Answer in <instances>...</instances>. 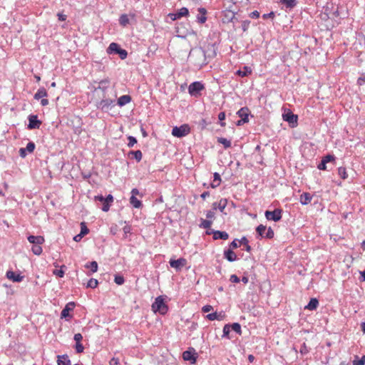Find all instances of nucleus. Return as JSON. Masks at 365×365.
<instances>
[{
	"mask_svg": "<svg viewBox=\"0 0 365 365\" xmlns=\"http://www.w3.org/2000/svg\"><path fill=\"white\" fill-rule=\"evenodd\" d=\"M130 20L128 16L125 14H121L119 17V24L123 27L127 26L129 24Z\"/></svg>",
	"mask_w": 365,
	"mask_h": 365,
	"instance_id": "nucleus-29",
	"label": "nucleus"
},
{
	"mask_svg": "<svg viewBox=\"0 0 365 365\" xmlns=\"http://www.w3.org/2000/svg\"><path fill=\"white\" fill-rule=\"evenodd\" d=\"M227 205V200L225 198H222L218 204H217V208L220 210V212H223L225 208L226 207Z\"/></svg>",
	"mask_w": 365,
	"mask_h": 365,
	"instance_id": "nucleus-37",
	"label": "nucleus"
},
{
	"mask_svg": "<svg viewBox=\"0 0 365 365\" xmlns=\"http://www.w3.org/2000/svg\"><path fill=\"white\" fill-rule=\"evenodd\" d=\"M190 132V128L187 124H183L179 127L175 126L172 130V134L175 137L177 138H182L187 134H189Z\"/></svg>",
	"mask_w": 365,
	"mask_h": 365,
	"instance_id": "nucleus-4",
	"label": "nucleus"
},
{
	"mask_svg": "<svg viewBox=\"0 0 365 365\" xmlns=\"http://www.w3.org/2000/svg\"><path fill=\"white\" fill-rule=\"evenodd\" d=\"M213 182L210 184V186L212 188H216L220 185V183L221 182V178L218 173H215L213 174Z\"/></svg>",
	"mask_w": 365,
	"mask_h": 365,
	"instance_id": "nucleus-28",
	"label": "nucleus"
},
{
	"mask_svg": "<svg viewBox=\"0 0 365 365\" xmlns=\"http://www.w3.org/2000/svg\"><path fill=\"white\" fill-rule=\"evenodd\" d=\"M57 363L58 365H70L71 361L68 355L64 354L62 356H58Z\"/></svg>",
	"mask_w": 365,
	"mask_h": 365,
	"instance_id": "nucleus-24",
	"label": "nucleus"
},
{
	"mask_svg": "<svg viewBox=\"0 0 365 365\" xmlns=\"http://www.w3.org/2000/svg\"><path fill=\"white\" fill-rule=\"evenodd\" d=\"M98 280L94 278H91L88 282L86 287L93 289V288H96L98 286Z\"/></svg>",
	"mask_w": 365,
	"mask_h": 365,
	"instance_id": "nucleus-43",
	"label": "nucleus"
},
{
	"mask_svg": "<svg viewBox=\"0 0 365 365\" xmlns=\"http://www.w3.org/2000/svg\"><path fill=\"white\" fill-rule=\"evenodd\" d=\"M75 305V303L73 302H68L61 311V317L66 319L67 317L71 318V316L69 314V312L74 309Z\"/></svg>",
	"mask_w": 365,
	"mask_h": 365,
	"instance_id": "nucleus-13",
	"label": "nucleus"
},
{
	"mask_svg": "<svg viewBox=\"0 0 365 365\" xmlns=\"http://www.w3.org/2000/svg\"><path fill=\"white\" fill-rule=\"evenodd\" d=\"M281 209H275L273 211L267 210L265 212V217L268 220H272L274 222H278L282 219Z\"/></svg>",
	"mask_w": 365,
	"mask_h": 365,
	"instance_id": "nucleus-6",
	"label": "nucleus"
},
{
	"mask_svg": "<svg viewBox=\"0 0 365 365\" xmlns=\"http://www.w3.org/2000/svg\"><path fill=\"white\" fill-rule=\"evenodd\" d=\"M357 83L359 86H362L365 83V76H360L357 80Z\"/></svg>",
	"mask_w": 365,
	"mask_h": 365,
	"instance_id": "nucleus-64",
	"label": "nucleus"
},
{
	"mask_svg": "<svg viewBox=\"0 0 365 365\" xmlns=\"http://www.w3.org/2000/svg\"><path fill=\"white\" fill-rule=\"evenodd\" d=\"M280 2L289 9H292L297 5V0H280Z\"/></svg>",
	"mask_w": 365,
	"mask_h": 365,
	"instance_id": "nucleus-30",
	"label": "nucleus"
},
{
	"mask_svg": "<svg viewBox=\"0 0 365 365\" xmlns=\"http://www.w3.org/2000/svg\"><path fill=\"white\" fill-rule=\"evenodd\" d=\"M6 276L9 279L14 282H20L24 279V276L21 275L20 274H16V272L11 270L6 272Z\"/></svg>",
	"mask_w": 365,
	"mask_h": 365,
	"instance_id": "nucleus-14",
	"label": "nucleus"
},
{
	"mask_svg": "<svg viewBox=\"0 0 365 365\" xmlns=\"http://www.w3.org/2000/svg\"><path fill=\"white\" fill-rule=\"evenodd\" d=\"M230 247H232V249H236L239 247L238 245V243H237V240L235 239L234 240L230 245Z\"/></svg>",
	"mask_w": 365,
	"mask_h": 365,
	"instance_id": "nucleus-63",
	"label": "nucleus"
},
{
	"mask_svg": "<svg viewBox=\"0 0 365 365\" xmlns=\"http://www.w3.org/2000/svg\"><path fill=\"white\" fill-rule=\"evenodd\" d=\"M240 243L245 246V251L250 252L252 250L250 245H249V241L245 237H242L240 240Z\"/></svg>",
	"mask_w": 365,
	"mask_h": 365,
	"instance_id": "nucleus-34",
	"label": "nucleus"
},
{
	"mask_svg": "<svg viewBox=\"0 0 365 365\" xmlns=\"http://www.w3.org/2000/svg\"><path fill=\"white\" fill-rule=\"evenodd\" d=\"M214 240H226L229 237V235L225 231L212 230Z\"/></svg>",
	"mask_w": 365,
	"mask_h": 365,
	"instance_id": "nucleus-16",
	"label": "nucleus"
},
{
	"mask_svg": "<svg viewBox=\"0 0 365 365\" xmlns=\"http://www.w3.org/2000/svg\"><path fill=\"white\" fill-rule=\"evenodd\" d=\"M114 282L118 285H122L125 282V279L123 276L116 274L114 277Z\"/></svg>",
	"mask_w": 365,
	"mask_h": 365,
	"instance_id": "nucleus-44",
	"label": "nucleus"
},
{
	"mask_svg": "<svg viewBox=\"0 0 365 365\" xmlns=\"http://www.w3.org/2000/svg\"><path fill=\"white\" fill-rule=\"evenodd\" d=\"M28 241L33 244L34 245H42L45 240H44V237L43 236H41V235H38V236H34V235H29L28 237Z\"/></svg>",
	"mask_w": 365,
	"mask_h": 365,
	"instance_id": "nucleus-15",
	"label": "nucleus"
},
{
	"mask_svg": "<svg viewBox=\"0 0 365 365\" xmlns=\"http://www.w3.org/2000/svg\"><path fill=\"white\" fill-rule=\"evenodd\" d=\"M85 267L90 269L91 271L94 273L98 270V263L96 261H93L90 263H87Z\"/></svg>",
	"mask_w": 365,
	"mask_h": 365,
	"instance_id": "nucleus-35",
	"label": "nucleus"
},
{
	"mask_svg": "<svg viewBox=\"0 0 365 365\" xmlns=\"http://www.w3.org/2000/svg\"><path fill=\"white\" fill-rule=\"evenodd\" d=\"M128 146L129 148H132L133 147V145L137 143V140L135 137L133 136H128Z\"/></svg>",
	"mask_w": 365,
	"mask_h": 365,
	"instance_id": "nucleus-48",
	"label": "nucleus"
},
{
	"mask_svg": "<svg viewBox=\"0 0 365 365\" xmlns=\"http://www.w3.org/2000/svg\"><path fill=\"white\" fill-rule=\"evenodd\" d=\"M113 103H114V100H112V99H109V98L102 99L99 103H98L97 108L98 109H101L103 112H108L110 109Z\"/></svg>",
	"mask_w": 365,
	"mask_h": 365,
	"instance_id": "nucleus-8",
	"label": "nucleus"
},
{
	"mask_svg": "<svg viewBox=\"0 0 365 365\" xmlns=\"http://www.w3.org/2000/svg\"><path fill=\"white\" fill-rule=\"evenodd\" d=\"M28 119V128L30 130L39 128L42 123L41 121L38 119V116L36 115H30Z\"/></svg>",
	"mask_w": 365,
	"mask_h": 365,
	"instance_id": "nucleus-10",
	"label": "nucleus"
},
{
	"mask_svg": "<svg viewBox=\"0 0 365 365\" xmlns=\"http://www.w3.org/2000/svg\"><path fill=\"white\" fill-rule=\"evenodd\" d=\"M230 280L233 283H238L240 281V278L236 274H232L230 276Z\"/></svg>",
	"mask_w": 365,
	"mask_h": 365,
	"instance_id": "nucleus-57",
	"label": "nucleus"
},
{
	"mask_svg": "<svg viewBox=\"0 0 365 365\" xmlns=\"http://www.w3.org/2000/svg\"><path fill=\"white\" fill-rule=\"evenodd\" d=\"M283 120L288 122L292 128H294L297 125L298 116L294 115L292 112L289 111L282 115Z\"/></svg>",
	"mask_w": 365,
	"mask_h": 365,
	"instance_id": "nucleus-9",
	"label": "nucleus"
},
{
	"mask_svg": "<svg viewBox=\"0 0 365 365\" xmlns=\"http://www.w3.org/2000/svg\"><path fill=\"white\" fill-rule=\"evenodd\" d=\"M76 351L77 353H82L84 350L83 346L81 344V342H78L76 344Z\"/></svg>",
	"mask_w": 365,
	"mask_h": 365,
	"instance_id": "nucleus-54",
	"label": "nucleus"
},
{
	"mask_svg": "<svg viewBox=\"0 0 365 365\" xmlns=\"http://www.w3.org/2000/svg\"><path fill=\"white\" fill-rule=\"evenodd\" d=\"M110 365H120L119 359L118 358H112L109 361Z\"/></svg>",
	"mask_w": 365,
	"mask_h": 365,
	"instance_id": "nucleus-58",
	"label": "nucleus"
},
{
	"mask_svg": "<svg viewBox=\"0 0 365 365\" xmlns=\"http://www.w3.org/2000/svg\"><path fill=\"white\" fill-rule=\"evenodd\" d=\"M217 142L222 144L225 148H229L231 147V141L225 138H218Z\"/></svg>",
	"mask_w": 365,
	"mask_h": 365,
	"instance_id": "nucleus-33",
	"label": "nucleus"
},
{
	"mask_svg": "<svg viewBox=\"0 0 365 365\" xmlns=\"http://www.w3.org/2000/svg\"><path fill=\"white\" fill-rule=\"evenodd\" d=\"M231 331V327H230V324H225L223 327V334H222V337H225L228 339H230V332Z\"/></svg>",
	"mask_w": 365,
	"mask_h": 365,
	"instance_id": "nucleus-36",
	"label": "nucleus"
},
{
	"mask_svg": "<svg viewBox=\"0 0 365 365\" xmlns=\"http://www.w3.org/2000/svg\"><path fill=\"white\" fill-rule=\"evenodd\" d=\"M113 202V197L112 195L109 194L105 197V205L102 207V210L103 212H108L110 209L111 203Z\"/></svg>",
	"mask_w": 365,
	"mask_h": 365,
	"instance_id": "nucleus-20",
	"label": "nucleus"
},
{
	"mask_svg": "<svg viewBox=\"0 0 365 365\" xmlns=\"http://www.w3.org/2000/svg\"><path fill=\"white\" fill-rule=\"evenodd\" d=\"M73 339L76 341V343H78V342H80L82 340L83 336L81 335V334L78 333V334H76L74 335Z\"/></svg>",
	"mask_w": 365,
	"mask_h": 365,
	"instance_id": "nucleus-62",
	"label": "nucleus"
},
{
	"mask_svg": "<svg viewBox=\"0 0 365 365\" xmlns=\"http://www.w3.org/2000/svg\"><path fill=\"white\" fill-rule=\"evenodd\" d=\"M197 354L193 348H189L188 350L182 353V358L185 361H188L191 364H195L197 361Z\"/></svg>",
	"mask_w": 365,
	"mask_h": 365,
	"instance_id": "nucleus-7",
	"label": "nucleus"
},
{
	"mask_svg": "<svg viewBox=\"0 0 365 365\" xmlns=\"http://www.w3.org/2000/svg\"><path fill=\"white\" fill-rule=\"evenodd\" d=\"M338 174L343 180H345L348 178L346 168L344 167H339L338 168Z\"/></svg>",
	"mask_w": 365,
	"mask_h": 365,
	"instance_id": "nucleus-41",
	"label": "nucleus"
},
{
	"mask_svg": "<svg viewBox=\"0 0 365 365\" xmlns=\"http://www.w3.org/2000/svg\"><path fill=\"white\" fill-rule=\"evenodd\" d=\"M152 310L155 313L159 312L160 314L167 313L168 308L162 296H158L155 298V302L152 304Z\"/></svg>",
	"mask_w": 365,
	"mask_h": 365,
	"instance_id": "nucleus-2",
	"label": "nucleus"
},
{
	"mask_svg": "<svg viewBox=\"0 0 365 365\" xmlns=\"http://www.w3.org/2000/svg\"><path fill=\"white\" fill-rule=\"evenodd\" d=\"M131 101V97L129 95L121 96L118 99V105L120 107L125 106Z\"/></svg>",
	"mask_w": 365,
	"mask_h": 365,
	"instance_id": "nucleus-22",
	"label": "nucleus"
},
{
	"mask_svg": "<svg viewBox=\"0 0 365 365\" xmlns=\"http://www.w3.org/2000/svg\"><path fill=\"white\" fill-rule=\"evenodd\" d=\"M312 199V196L309 192H303L300 195L299 201L302 205H306L311 202Z\"/></svg>",
	"mask_w": 365,
	"mask_h": 365,
	"instance_id": "nucleus-21",
	"label": "nucleus"
},
{
	"mask_svg": "<svg viewBox=\"0 0 365 365\" xmlns=\"http://www.w3.org/2000/svg\"><path fill=\"white\" fill-rule=\"evenodd\" d=\"M212 221L208 220L201 219L200 227L205 229H208L211 227Z\"/></svg>",
	"mask_w": 365,
	"mask_h": 365,
	"instance_id": "nucleus-42",
	"label": "nucleus"
},
{
	"mask_svg": "<svg viewBox=\"0 0 365 365\" xmlns=\"http://www.w3.org/2000/svg\"><path fill=\"white\" fill-rule=\"evenodd\" d=\"M218 119L220 120V125L222 127H225V123L224 122V120L225 119V112H220L218 114Z\"/></svg>",
	"mask_w": 365,
	"mask_h": 365,
	"instance_id": "nucleus-45",
	"label": "nucleus"
},
{
	"mask_svg": "<svg viewBox=\"0 0 365 365\" xmlns=\"http://www.w3.org/2000/svg\"><path fill=\"white\" fill-rule=\"evenodd\" d=\"M169 263L171 267L175 269L177 271H180L186 264V259L184 258L178 259H171Z\"/></svg>",
	"mask_w": 365,
	"mask_h": 365,
	"instance_id": "nucleus-12",
	"label": "nucleus"
},
{
	"mask_svg": "<svg viewBox=\"0 0 365 365\" xmlns=\"http://www.w3.org/2000/svg\"><path fill=\"white\" fill-rule=\"evenodd\" d=\"M256 232L257 233V238L265 237L267 239H272L274 235L272 227H269L267 228V227L263 225H258L256 228Z\"/></svg>",
	"mask_w": 365,
	"mask_h": 365,
	"instance_id": "nucleus-3",
	"label": "nucleus"
},
{
	"mask_svg": "<svg viewBox=\"0 0 365 365\" xmlns=\"http://www.w3.org/2000/svg\"><path fill=\"white\" fill-rule=\"evenodd\" d=\"M63 267H65V266H62L60 269H54L53 274L56 277H63L64 276V271L62 269Z\"/></svg>",
	"mask_w": 365,
	"mask_h": 365,
	"instance_id": "nucleus-47",
	"label": "nucleus"
},
{
	"mask_svg": "<svg viewBox=\"0 0 365 365\" xmlns=\"http://www.w3.org/2000/svg\"><path fill=\"white\" fill-rule=\"evenodd\" d=\"M204 88L205 86L201 82L195 81L189 86L188 92L192 96H197Z\"/></svg>",
	"mask_w": 365,
	"mask_h": 365,
	"instance_id": "nucleus-5",
	"label": "nucleus"
},
{
	"mask_svg": "<svg viewBox=\"0 0 365 365\" xmlns=\"http://www.w3.org/2000/svg\"><path fill=\"white\" fill-rule=\"evenodd\" d=\"M32 252L36 255H40L42 253V247H41V245H33L31 248Z\"/></svg>",
	"mask_w": 365,
	"mask_h": 365,
	"instance_id": "nucleus-40",
	"label": "nucleus"
},
{
	"mask_svg": "<svg viewBox=\"0 0 365 365\" xmlns=\"http://www.w3.org/2000/svg\"><path fill=\"white\" fill-rule=\"evenodd\" d=\"M250 25V21H249V20L243 21L242 22V29L243 30V31H246L249 29Z\"/></svg>",
	"mask_w": 365,
	"mask_h": 365,
	"instance_id": "nucleus-52",
	"label": "nucleus"
},
{
	"mask_svg": "<svg viewBox=\"0 0 365 365\" xmlns=\"http://www.w3.org/2000/svg\"><path fill=\"white\" fill-rule=\"evenodd\" d=\"M249 110L247 107H244V108H240L237 114L238 115V116L240 118H241V119H242V121L244 122H248L249 121V118H248V116H249Z\"/></svg>",
	"mask_w": 365,
	"mask_h": 365,
	"instance_id": "nucleus-17",
	"label": "nucleus"
},
{
	"mask_svg": "<svg viewBox=\"0 0 365 365\" xmlns=\"http://www.w3.org/2000/svg\"><path fill=\"white\" fill-rule=\"evenodd\" d=\"M35 143H33V142H29L27 143L26 145V147L25 148V149L26 150V151H28L29 153H31L34 152V149H35Z\"/></svg>",
	"mask_w": 365,
	"mask_h": 365,
	"instance_id": "nucleus-46",
	"label": "nucleus"
},
{
	"mask_svg": "<svg viewBox=\"0 0 365 365\" xmlns=\"http://www.w3.org/2000/svg\"><path fill=\"white\" fill-rule=\"evenodd\" d=\"M327 163L322 160L320 163L317 165V168L321 170H327Z\"/></svg>",
	"mask_w": 365,
	"mask_h": 365,
	"instance_id": "nucleus-56",
	"label": "nucleus"
},
{
	"mask_svg": "<svg viewBox=\"0 0 365 365\" xmlns=\"http://www.w3.org/2000/svg\"><path fill=\"white\" fill-rule=\"evenodd\" d=\"M274 13L273 11H271L268 14H264L262 15V18L264 19H269V18H274Z\"/></svg>",
	"mask_w": 365,
	"mask_h": 365,
	"instance_id": "nucleus-61",
	"label": "nucleus"
},
{
	"mask_svg": "<svg viewBox=\"0 0 365 365\" xmlns=\"http://www.w3.org/2000/svg\"><path fill=\"white\" fill-rule=\"evenodd\" d=\"M231 330H233L235 332H236L237 334L241 335L242 334V329L241 326L239 323H233L230 324Z\"/></svg>",
	"mask_w": 365,
	"mask_h": 365,
	"instance_id": "nucleus-38",
	"label": "nucleus"
},
{
	"mask_svg": "<svg viewBox=\"0 0 365 365\" xmlns=\"http://www.w3.org/2000/svg\"><path fill=\"white\" fill-rule=\"evenodd\" d=\"M198 11L199 14L197 16V22L200 24H204L207 20V10L205 8H199Z\"/></svg>",
	"mask_w": 365,
	"mask_h": 365,
	"instance_id": "nucleus-18",
	"label": "nucleus"
},
{
	"mask_svg": "<svg viewBox=\"0 0 365 365\" xmlns=\"http://www.w3.org/2000/svg\"><path fill=\"white\" fill-rule=\"evenodd\" d=\"M188 61L197 69L201 68L207 64L205 51L201 48L191 49Z\"/></svg>",
	"mask_w": 365,
	"mask_h": 365,
	"instance_id": "nucleus-1",
	"label": "nucleus"
},
{
	"mask_svg": "<svg viewBox=\"0 0 365 365\" xmlns=\"http://www.w3.org/2000/svg\"><path fill=\"white\" fill-rule=\"evenodd\" d=\"M354 365H364L365 364V355L362 356L361 358L358 361H354Z\"/></svg>",
	"mask_w": 365,
	"mask_h": 365,
	"instance_id": "nucleus-55",
	"label": "nucleus"
},
{
	"mask_svg": "<svg viewBox=\"0 0 365 365\" xmlns=\"http://www.w3.org/2000/svg\"><path fill=\"white\" fill-rule=\"evenodd\" d=\"M335 160V157L332 155H327L322 158L326 163L334 161Z\"/></svg>",
	"mask_w": 365,
	"mask_h": 365,
	"instance_id": "nucleus-53",
	"label": "nucleus"
},
{
	"mask_svg": "<svg viewBox=\"0 0 365 365\" xmlns=\"http://www.w3.org/2000/svg\"><path fill=\"white\" fill-rule=\"evenodd\" d=\"M188 14L189 11L186 7H182L175 12V15H177V17H178L179 19L187 16Z\"/></svg>",
	"mask_w": 365,
	"mask_h": 365,
	"instance_id": "nucleus-31",
	"label": "nucleus"
},
{
	"mask_svg": "<svg viewBox=\"0 0 365 365\" xmlns=\"http://www.w3.org/2000/svg\"><path fill=\"white\" fill-rule=\"evenodd\" d=\"M129 155H132L137 162H140L143 158L142 152L140 150L130 151Z\"/></svg>",
	"mask_w": 365,
	"mask_h": 365,
	"instance_id": "nucleus-32",
	"label": "nucleus"
},
{
	"mask_svg": "<svg viewBox=\"0 0 365 365\" xmlns=\"http://www.w3.org/2000/svg\"><path fill=\"white\" fill-rule=\"evenodd\" d=\"M212 309H213V307L211 305H205V306L202 307V311L204 313H207V312L212 311Z\"/></svg>",
	"mask_w": 365,
	"mask_h": 365,
	"instance_id": "nucleus-59",
	"label": "nucleus"
},
{
	"mask_svg": "<svg viewBox=\"0 0 365 365\" xmlns=\"http://www.w3.org/2000/svg\"><path fill=\"white\" fill-rule=\"evenodd\" d=\"M250 17L252 19H258L259 17V12L254 11L250 14Z\"/></svg>",
	"mask_w": 365,
	"mask_h": 365,
	"instance_id": "nucleus-60",
	"label": "nucleus"
},
{
	"mask_svg": "<svg viewBox=\"0 0 365 365\" xmlns=\"http://www.w3.org/2000/svg\"><path fill=\"white\" fill-rule=\"evenodd\" d=\"M206 318L210 321L221 319L220 315L218 314L217 312H212V313L207 314Z\"/></svg>",
	"mask_w": 365,
	"mask_h": 365,
	"instance_id": "nucleus-39",
	"label": "nucleus"
},
{
	"mask_svg": "<svg viewBox=\"0 0 365 365\" xmlns=\"http://www.w3.org/2000/svg\"><path fill=\"white\" fill-rule=\"evenodd\" d=\"M81 233L84 236L85 235L88 233L89 230L86 226L84 222H81Z\"/></svg>",
	"mask_w": 365,
	"mask_h": 365,
	"instance_id": "nucleus-51",
	"label": "nucleus"
},
{
	"mask_svg": "<svg viewBox=\"0 0 365 365\" xmlns=\"http://www.w3.org/2000/svg\"><path fill=\"white\" fill-rule=\"evenodd\" d=\"M117 54L119 55L120 58L122 60L125 59L128 56V52L125 49H123V48H120V50L118 51V53Z\"/></svg>",
	"mask_w": 365,
	"mask_h": 365,
	"instance_id": "nucleus-49",
	"label": "nucleus"
},
{
	"mask_svg": "<svg viewBox=\"0 0 365 365\" xmlns=\"http://www.w3.org/2000/svg\"><path fill=\"white\" fill-rule=\"evenodd\" d=\"M48 96L47 91L44 88H40L37 92L34 94V99L39 100L42 98H45Z\"/></svg>",
	"mask_w": 365,
	"mask_h": 365,
	"instance_id": "nucleus-25",
	"label": "nucleus"
},
{
	"mask_svg": "<svg viewBox=\"0 0 365 365\" xmlns=\"http://www.w3.org/2000/svg\"><path fill=\"white\" fill-rule=\"evenodd\" d=\"M131 197L130 198V203L135 207V208H140L142 206V202L140 200H138L135 197V195L139 194V190L137 188H133L131 190Z\"/></svg>",
	"mask_w": 365,
	"mask_h": 365,
	"instance_id": "nucleus-11",
	"label": "nucleus"
},
{
	"mask_svg": "<svg viewBox=\"0 0 365 365\" xmlns=\"http://www.w3.org/2000/svg\"><path fill=\"white\" fill-rule=\"evenodd\" d=\"M224 257L227 261L230 262L237 260L236 254L230 249L225 250L224 251Z\"/></svg>",
	"mask_w": 365,
	"mask_h": 365,
	"instance_id": "nucleus-19",
	"label": "nucleus"
},
{
	"mask_svg": "<svg viewBox=\"0 0 365 365\" xmlns=\"http://www.w3.org/2000/svg\"><path fill=\"white\" fill-rule=\"evenodd\" d=\"M319 305V301L316 298H312L308 303V304L305 307V309L309 310H315Z\"/></svg>",
	"mask_w": 365,
	"mask_h": 365,
	"instance_id": "nucleus-26",
	"label": "nucleus"
},
{
	"mask_svg": "<svg viewBox=\"0 0 365 365\" xmlns=\"http://www.w3.org/2000/svg\"><path fill=\"white\" fill-rule=\"evenodd\" d=\"M252 69L248 66H244L243 69H239L237 71L236 74L241 76V77H245L248 75L251 74Z\"/></svg>",
	"mask_w": 365,
	"mask_h": 365,
	"instance_id": "nucleus-27",
	"label": "nucleus"
},
{
	"mask_svg": "<svg viewBox=\"0 0 365 365\" xmlns=\"http://www.w3.org/2000/svg\"><path fill=\"white\" fill-rule=\"evenodd\" d=\"M309 348L307 347V346L306 345L305 343H303L302 345L301 346V348H300V353L302 355H305L307 353H309Z\"/></svg>",
	"mask_w": 365,
	"mask_h": 365,
	"instance_id": "nucleus-50",
	"label": "nucleus"
},
{
	"mask_svg": "<svg viewBox=\"0 0 365 365\" xmlns=\"http://www.w3.org/2000/svg\"><path fill=\"white\" fill-rule=\"evenodd\" d=\"M120 47L119 46V45L116 43H111L109 46L107 48V53L108 54H111V53H118V51L120 50Z\"/></svg>",
	"mask_w": 365,
	"mask_h": 365,
	"instance_id": "nucleus-23",
	"label": "nucleus"
}]
</instances>
